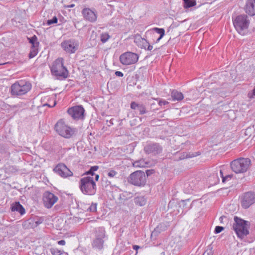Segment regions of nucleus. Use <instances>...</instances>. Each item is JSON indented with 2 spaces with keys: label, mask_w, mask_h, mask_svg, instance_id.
Masks as SVG:
<instances>
[{
  "label": "nucleus",
  "mask_w": 255,
  "mask_h": 255,
  "mask_svg": "<svg viewBox=\"0 0 255 255\" xmlns=\"http://www.w3.org/2000/svg\"><path fill=\"white\" fill-rule=\"evenodd\" d=\"M234 219L233 229L237 237L243 240L250 233V223L249 221H245L237 216H235Z\"/></svg>",
  "instance_id": "f257e3e1"
},
{
  "label": "nucleus",
  "mask_w": 255,
  "mask_h": 255,
  "mask_svg": "<svg viewBox=\"0 0 255 255\" xmlns=\"http://www.w3.org/2000/svg\"><path fill=\"white\" fill-rule=\"evenodd\" d=\"M94 177L86 176L80 180L79 188L84 195H94L97 191V186Z\"/></svg>",
  "instance_id": "f03ea898"
},
{
  "label": "nucleus",
  "mask_w": 255,
  "mask_h": 255,
  "mask_svg": "<svg viewBox=\"0 0 255 255\" xmlns=\"http://www.w3.org/2000/svg\"><path fill=\"white\" fill-rule=\"evenodd\" d=\"M52 74L58 78L65 79L68 76V71L64 66V60L58 58L55 60L50 66Z\"/></svg>",
  "instance_id": "7ed1b4c3"
},
{
  "label": "nucleus",
  "mask_w": 255,
  "mask_h": 255,
  "mask_svg": "<svg viewBox=\"0 0 255 255\" xmlns=\"http://www.w3.org/2000/svg\"><path fill=\"white\" fill-rule=\"evenodd\" d=\"M31 89V85L29 82L21 80L11 86V94L14 96H20L26 94Z\"/></svg>",
  "instance_id": "20e7f679"
},
{
  "label": "nucleus",
  "mask_w": 255,
  "mask_h": 255,
  "mask_svg": "<svg viewBox=\"0 0 255 255\" xmlns=\"http://www.w3.org/2000/svg\"><path fill=\"white\" fill-rule=\"evenodd\" d=\"M94 236L95 239L92 243L93 247L101 250L103 248L105 241L108 239L105 229L103 227L96 228L94 231Z\"/></svg>",
  "instance_id": "39448f33"
},
{
  "label": "nucleus",
  "mask_w": 255,
  "mask_h": 255,
  "mask_svg": "<svg viewBox=\"0 0 255 255\" xmlns=\"http://www.w3.org/2000/svg\"><path fill=\"white\" fill-rule=\"evenodd\" d=\"M56 131L61 136L70 138L75 133V130L65 124L63 120L57 122L55 126Z\"/></svg>",
  "instance_id": "423d86ee"
},
{
  "label": "nucleus",
  "mask_w": 255,
  "mask_h": 255,
  "mask_svg": "<svg viewBox=\"0 0 255 255\" xmlns=\"http://www.w3.org/2000/svg\"><path fill=\"white\" fill-rule=\"evenodd\" d=\"M250 163L249 158H241L233 161L231 163V167L236 173H244L247 171Z\"/></svg>",
  "instance_id": "0eeeda50"
},
{
  "label": "nucleus",
  "mask_w": 255,
  "mask_h": 255,
  "mask_svg": "<svg viewBox=\"0 0 255 255\" xmlns=\"http://www.w3.org/2000/svg\"><path fill=\"white\" fill-rule=\"evenodd\" d=\"M234 27L237 31L242 35L245 34V30H247L249 26L250 21L247 15L241 14L237 16L233 20Z\"/></svg>",
  "instance_id": "6e6552de"
},
{
  "label": "nucleus",
  "mask_w": 255,
  "mask_h": 255,
  "mask_svg": "<svg viewBox=\"0 0 255 255\" xmlns=\"http://www.w3.org/2000/svg\"><path fill=\"white\" fill-rule=\"evenodd\" d=\"M128 180V182L132 185L142 186L146 183V177L144 172L139 170L130 174Z\"/></svg>",
  "instance_id": "1a4fd4ad"
},
{
  "label": "nucleus",
  "mask_w": 255,
  "mask_h": 255,
  "mask_svg": "<svg viewBox=\"0 0 255 255\" xmlns=\"http://www.w3.org/2000/svg\"><path fill=\"white\" fill-rule=\"evenodd\" d=\"M138 59V56L131 52H127L122 54L120 57L122 64L129 65L135 63Z\"/></svg>",
  "instance_id": "9d476101"
},
{
  "label": "nucleus",
  "mask_w": 255,
  "mask_h": 255,
  "mask_svg": "<svg viewBox=\"0 0 255 255\" xmlns=\"http://www.w3.org/2000/svg\"><path fill=\"white\" fill-rule=\"evenodd\" d=\"M58 199L57 196L48 191L44 192L43 195L44 205L48 209L51 208L57 202Z\"/></svg>",
  "instance_id": "9b49d317"
},
{
  "label": "nucleus",
  "mask_w": 255,
  "mask_h": 255,
  "mask_svg": "<svg viewBox=\"0 0 255 255\" xmlns=\"http://www.w3.org/2000/svg\"><path fill=\"white\" fill-rule=\"evenodd\" d=\"M85 110L81 106H76L69 108L68 113L75 120L83 119L84 117Z\"/></svg>",
  "instance_id": "f8f14e48"
},
{
  "label": "nucleus",
  "mask_w": 255,
  "mask_h": 255,
  "mask_svg": "<svg viewBox=\"0 0 255 255\" xmlns=\"http://www.w3.org/2000/svg\"><path fill=\"white\" fill-rule=\"evenodd\" d=\"M54 172L63 178L73 175L72 172L63 163L58 164L54 169Z\"/></svg>",
  "instance_id": "ddd939ff"
},
{
  "label": "nucleus",
  "mask_w": 255,
  "mask_h": 255,
  "mask_svg": "<svg viewBox=\"0 0 255 255\" xmlns=\"http://www.w3.org/2000/svg\"><path fill=\"white\" fill-rule=\"evenodd\" d=\"M255 203V193L249 192L245 193L241 201L242 206L247 209Z\"/></svg>",
  "instance_id": "4468645a"
},
{
  "label": "nucleus",
  "mask_w": 255,
  "mask_h": 255,
  "mask_svg": "<svg viewBox=\"0 0 255 255\" xmlns=\"http://www.w3.org/2000/svg\"><path fill=\"white\" fill-rule=\"evenodd\" d=\"M82 14L86 20L91 22H94L97 20V13L95 9L85 8L82 10Z\"/></svg>",
  "instance_id": "2eb2a0df"
},
{
  "label": "nucleus",
  "mask_w": 255,
  "mask_h": 255,
  "mask_svg": "<svg viewBox=\"0 0 255 255\" xmlns=\"http://www.w3.org/2000/svg\"><path fill=\"white\" fill-rule=\"evenodd\" d=\"M61 46L67 52L73 53L77 49L78 44L74 40H65L61 43Z\"/></svg>",
  "instance_id": "dca6fc26"
},
{
  "label": "nucleus",
  "mask_w": 255,
  "mask_h": 255,
  "mask_svg": "<svg viewBox=\"0 0 255 255\" xmlns=\"http://www.w3.org/2000/svg\"><path fill=\"white\" fill-rule=\"evenodd\" d=\"M246 12L249 15H255V0H248L245 7Z\"/></svg>",
  "instance_id": "f3484780"
},
{
  "label": "nucleus",
  "mask_w": 255,
  "mask_h": 255,
  "mask_svg": "<svg viewBox=\"0 0 255 255\" xmlns=\"http://www.w3.org/2000/svg\"><path fill=\"white\" fill-rule=\"evenodd\" d=\"M144 150L148 153L157 154L161 151L162 149L159 144L153 143L146 145L144 147Z\"/></svg>",
  "instance_id": "a211bd4d"
},
{
  "label": "nucleus",
  "mask_w": 255,
  "mask_h": 255,
  "mask_svg": "<svg viewBox=\"0 0 255 255\" xmlns=\"http://www.w3.org/2000/svg\"><path fill=\"white\" fill-rule=\"evenodd\" d=\"M134 42L140 48L146 49L148 44V41L139 35H136L134 36Z\"/></svg>",
  "instance_id": "6ab92c4d"
},
{
  "label": "nucleus",
  "mask_w": 255,
  "mask_h": 255,
  "mask_svg": "<svg viewBox=\"0 0 255 255\" xmlns=\"http://www.w3.org/2000/svg\"><path fill=\"white\" fill-rule=\"evenodd\" d=\"M12 211H16L19 213L21 215H23L25 213V211L23 206L19 202H15L12 204L11 206Z\"/></svg>",
  "instance_id": "aec40b11"
},
{
  "label": "nucleus",
  "mask_w": 255,
  "mask_h": 255,
  "mask_svg": "<svg viewBox=\"0 0 255 255\" xmlns=\"http://www.w3.org/2000/svg\"><path fill=\"white\" fill-rule=\"evenodd\" d=\"M130 108L133 110H138L140 114H144L146 113L145 107L142 104H139L132 102L130 104Z\"/></svg>",
  "instance_id": "412c9836"
},
{
  "label": "nucleus",
  "mask_w": 255,
  "mask_h": 255,
  "mask_svg": "<svg viewBox=\"0 0 255 255\" xmlns=\"http://www.w3.org/2000/svg\"><path fill=\"white\" fill-rule=\"evenodd\" d=\"M99 168L98 166H94L91 167L90 170L88 171L87 172L85 173L86 176H90L91 177H94L95 181H98L99 178V175L98 174H96L94 173V172L97 171Z\"/></svg>",
  "instance_id": "4be33fe9"
},
{
  "label": "nucleus",
  "mask_w": 255,
  "mask_h": 255,
  "mask_svg": "<svg viewBox=\"0 0 255 255\" xmlns=\"http://www.w3.org/2000/svg\"><path fill=\"white\" fill-rule=\"evenodd\" d=\"M132 165L135 167L143 168L147 167L148 163L143 159H140L138 160L135 161L132 163Z\"/></svg>",
  "instance_id": "5701e85b"
},
{
  "label": "nucleus",
  "mask_w": 255,
  "mask_h": 255,
  "mask_svg": "<svg viewBox=\"0 0 255 255\" xmlns=\"http://www.w3.org/2000/svg\"><path fill=\"white\" fill-rule=\"evenodd\" d=\"M171 97L173 101H180L184 98L182 93L175 90L172 92Z\"/></svg>",
  "instance_id": "b1692460"
},
{
  "label": "nucleus",
  "mask_w": 255,
  "mask_h": 255,
  "mask_svg": "<svg viewBox=\"0 0 255 255\" xmlns=\"http://www.w3.org/2000/svg\"><path fill=\"white\" fill-rule=\"evenodd\" d=\"M134 203L136 205L142 206L146 204V201L144 197H136L134 199Z\"/></svg>",
  "instance_id": "393cba45"
},
{
  "label": "nucleus",
  "mask_w": 255,
  "mask_h": 255,
  "mask_svg": "<svg viewBox=\"0 0 255 255\" xmlns=\"http://www.w3.org/2000/svg\"><path fill=\"white\" fill-rule=\"evenodd\" d=\"M153 30L156 33L160 35L159 37L157 38L156 42H158L164 36L165 34V30L163 28H160L158 27H154L153 28Z\"/></svg>",
  "instance_id": "a878e982"
},
{
  "label": "nucleus",
  "mask_w": 255,
  "mask_h": 255,
  "mask_svg": "<svg viewBox=\"0 0 255 255\" xmlns=\"http://www.w3.org/2000/svg\"><path fill=\"white\" fill-rule=\"evenodd\" d=\"M100 40L103 43L107 42L109 39L111 38V36L109 33L107 32H102L100 34Z\"/></svg>",
  "instance_id": "bb28decb"
},
{
  "label": "nucleus",
  "mask_w": 255,
  "mask_h": 255,
  "mask_svg": "<svg viewBox=\"0 0 255 255\" xmlns=\"http://www.w3.org/2000/svg\"><path fill=\"white\" fill-rule=\"evenodd\" d=\"M38 46H31L30 53L29 54V57L32 58L34 57L38 52Z\"/></svg>",
  "instance_id": "cd10ccee"
},
{
  "label": "nucleus",
  "mask_w": 255,
  "mask_h": 255,
  "mask_svg": "<svg viewBox=\"0 0 255 255\" xmlns=\"http://www.w3.org/2000/svg\"><path fill=\"white\" fill-rule=\"evenodd\" d=\"M184 7H190L195 5L196 2L195 0H184Z\"/></svg>",
  "instance_id": "c85d7f7f"
},
{
  "label": "nucleus",
  "mask_w": 255,
  "mask_h": 255,
  "mask_svg": "<svg viewBox=\"0 0 255 255\" xmlns=\"http://www.w3.org/2000/svg\"><path fill=\"white\" fill-rule=\"evenodd\" d=\"M29 39V42L31 44L32 46H38L39 42L37 41V38L36 36L34 35Z\"/></svg>",
  "instance_id": "c756f323"
},
{
  "label": "nucleus",
  "mask_w": 255,
  "mask_h": 255,
  "mask_svg": "<svg viewBox=\"0 0 255 255\" xmlns=\"http://www.w3.org/2000/svg\"><path fill=\"white\" fill-rule=\"evenodd\" d=\"M220 174L221 177L222 178V182H225L226 181L231 179L233 176L232 175H227L225 176H224L223 169H221L220 170Z\"/></svg>",
  "instance_id": "7c9ffc66"
},
{
  "label": "nucleus",
  "mask_w": 255,
  "mask_h": 255,
  "mask_svg": "<svg viewBox=\"0 0 255 255\" xmlns=\"http://www.w3.org/2000/svg\"><path fill=\"white\" fill-rule=\"evenodd\" d=\"M50 252L52 255H61L63 253V251H61L57 248H51Z\"/></svg>",
  "instance_id": "2f4dec72"
},
{
  "label": "nucleus",
  "mask_w": 255,
  "mask_h": 255,
  "mask_svg": "<svg viewBox=\"0 0 255 255\" xmlns=\"http://www.w3.org/2000/svg\"><path fill=\"white\" fill-rule=\"evenodd\" d=\"M97 204L96 203H92L87 209V210L92 212H96L97 210Z\"/></svg>",
  "instance_id": "473e14b6"
},
{
  "label": "nucleus",
  "mask_w": 255,
  "mask_h": 255,
  "mask_svg": "<svg viewBox=\"0 0 255 255\" xmlns=\"http://www.w3.org/2000/svg\"><path fill=\"white\" fill-rule=\"evenodd\" d=\"M118 173L114 170H110L108 171L107 175L110 178H113L117 175Z\"/></svg>",
  "instance_id": "72a5a7b5"
},
{
  "label": "nucleus",
  "mask_w": 255,
  "mask_h": 255,
  "mask_svg": "<svg viewBox=\"0 0 255 255\" xmlns=\"http://www.w3.org/2000/svg\"><path fill=\"white\" fill-rule=\"evenodd\" d=\"M58 19L56 16H54L51 19H49L47 21V24L49 25L52 24L56 23Z\"/></svg>",
  "instance_id": "f704fd0d"
},
{
  "label": "nucleus",
  "mask_w": 255,
  "mask_h": 255,
  "mask_svg": "<svg viewBox=\"0 0 255 255\" xmlns=\"http://www.w3.org/2000/svg\"><path fill=\"white\" fill-rule=\"evenodd\" d=\"M213 254L212 248L210 246L202 255H212Z\"/></svg>",
  "instance_id": "c9c22d12"
},
{
  "label": "nucleus",
  "mask_w": 255,
  "mask_h": 255,
  "mask_svg": "<svg viewBox=\"0 0 255 255\" xmlns=\"http://www.w3.org/2000/svg\"><path fill=\"white\" fill-rule=\"evenodd\" d=\"M224 230V228L221 226H216L215 229V233L218 234Z\"/></svg>",
  "instance_id": "e433bc0d"
},
{
  "label": "nucleus",
  "mask_w": 255,
  "mask_h": 255,
  "mask_svg": "<svg viewBox=\"0 0 255 255\" xmlns=\"http://www.w3.org/2000/svg\"><path fill=\"white\" fill-rule=\"evenodd\" d=\"M52 101H53V103L52 105H50L49 103H47V104H44L43 106H47L49 107H54L56 105V101L55 100L54 98H52Z\"/></svg>",
  "instance_id": "4c0bfd02"
},
{
  "label": "nucleus",
  "mask_w": 255,
  "mask_h": 255,
  "mask_svg": "<svg viewBox=\"0 0 255 255\" xmlns=\"http://www.w3.org/2000/svg\"><path fill=\"white\" fill-rule=\"evenodd\" d=\"M248 96L250 99H252L254 98V96H255V88L253 90V92L252 93H248Z\"/></svg>",
  "instance_id": "58836bf2"
},
{
  "label": "nucleus",
  "mask_w": 255,
  "mask_h": 255,
  "mask_svg": "<svg viewBox=\"0 0 255 255\" xmlns=\"http://www.w3.org/2000/svg\"><path fill=\"white\" fill-rule=\"evenodd\" d=\"M168 104V102L166 101L163 100H159L158 102V104L159 106H162V105H165L166 104Z\"/></svg>",
  "instance_id": "ea45409f"
},
{
  "label": "nucleus",
  "mask_w": 255,
  "mask_h": 255,
  "mask_svg": "<svg viewBox=\"0 0 255 255\" xmlns=\"http://www.w3.org/2000/svg\"><path fill=\"white\" fill-rule=\"evenodd\" d=\"M115 75L117 76H119V77H123L124 75L123 73L121 71H116L115 72Z\"/></svg>",
  "instance_id": "a19ab883"
},
{
  "label": "nucleus",
  "mask_w": 255,
  "mask_h": 255,
  "mask_svg": "<svg viewBox=\"0 0 255 255\" xmlns=\"http://www.w3.org/2000/svg\"><path fill=\"white\" fill-rule=\"evenodd\" d=\"M153 46L152 45H150L149 43L148 42V44L146 46V48L145 49H147V50L150 51L152 49Z\"/></svg>",
  "instance_id": "79ce46f5"
},
{
  "label": "nucleus",
  "mask_w": 255,
  "mask_h": 255,
  "mask_svg": "<svg viewBox=\"0 0 255 255\" xmlns=\"http://www.w3.org/2000/svg\"><path fill=\"white\" fill-rule=\"evenodd\" d=\"M58 244L61 246H64L65 245V241L64 240H60L58 242Z\"/></svg>",
  "instance_id": "37998d69"
},
{
  "label": "nucleus",
  "mask_w": 255,
  "mask_h": 255,
  "mask_svg": "<svg viewBox=\"0 0 255 255\" xmlns=\"http://www.w3.org/2000/svg\"><path fill=\"white\" fill-rule=\"evenodd\" d=\"M139 248V247L137 245H134L133 246V249L134 250H137Z\"/></svg>",
  "instance_id": "c03bdc74"
},
{
  "label": "nucleus",
  "mask_w": 255,
  "mask_h": 255,
  "mask_svg": "<svg viewBox=\"0 0 255 255\" xmlns=\"http://www.w3.org/2000/svg\"><path fill=\"white\" fill-rule=\"evenodd\" d=\"M196 155H189V156H186V158H190V157H194V156H195Z\"/></svg>",
  "instance_id": "a18cd8bd"
},
{
  "label": "nucleus",
  "mask_w": 255,
  "mask_h": 255,
  "mask_svg": "<svg viewBox=\"0 0 255 255\" xmlns=\"http://www.w3.org/2000/svg\"><path fill=\"white\" fill-rule=\"evenodd\" d=\"M75 6L74 4H70V5L68 6V7H73Z\"/></svg>",
  "instance_id": "49530a36"
}]
</instances>
